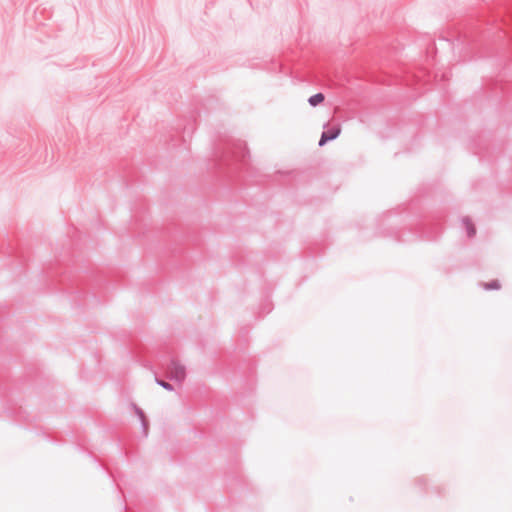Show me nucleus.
<instances>
[{
  "mask_svg": "<svg viewBox=\"0 0 512 512\" xmlns=\"http://www.w3.org/2000/svg\"><path fill=\"white\" fill-rule=\"evenodd\" d=\"M168 378L181 383L186 378V368L178 360L171 359L168 366Z\"/></svg>",
  "mask_w": 512,
  "mask_h": 512,
  "instance_id": "f257e3e1",
  "label": "nucleus"
},
{
  "mask_svg": "<svg viewBox=\"0 0 512 512\" xmlns=\"http://www.w3.org/2000/svg\"><path fill=\"white\" fill-rule=\"evenodd\" d=\"M231 157L237 161L244 162L246 157L249 155V151L244 142L238 141L231 147H228Z\"/></svg>",
  "mask_w": 512,
  "mask_h": 512,
  "instance_id": "f03ea898",
  "label": "nucleus"
},
{
  "mask_svg": "<svg viewBox=\"0 0 512 512\" xmlns=\"http://www.w3.org/2000/svg\"><path fill=\"white\" fill-rule=\"evenodd\" d=\"M341 133V126L336 124L322 132L318 145L324 146L327 142L335 140Z\"/></svg>",
  "mask_w": 512,
  "mask_h": 512,
  "instance_id": "7ed1b4c3",
  "label": "nucleus"
},
{
  "mask_svg": "<svg viewBox=\"0 0 512 512\" xmlns=\"http://www.w3.org/2000/svg\"><path fill=\"white\" fill-rule=\"evenodd\" d=\"M131 406L134 409L135 414L139 417L144 435L147 436L149 422L145 416L144 411L134 403H132Z\"/></svg>",
  "mask_w": 512,
  "mask_h": 512,
  "instance_id": "20e7f679",
  "label": "nucleus"
},
{
  "mask_svg": "<svg viewBox=\"0 0 512 512\" xmlns=\"http://www.w3.org/2000/svg\"><path fill=\"white\" fill-rule=\"evenodd\" d=\"M462 223L466 229V233H467V236L469 238H472L476 235V227L475 225L473 224L472 220L470 217L468 216H465L462 218Z\"/></svg>",
  "mask_w": 512,
  "mask_h": 512,
  "instance_id": "39448f33",
  "label": "nucleus"
},
{
  "mask_svg": "<svg viewBox=\"0 0 512 512\" xmlns=\"http://www.w3.org/2000/svg\"><path fill=\"white\" fill-rule=\"evenodd\" d=\"M325 100V96L323 93L319 92L309 97L308 103L312 107H316L319 104L323 103Z\"/></svg>",
  "mask_w": 512,
  "mask_h": 512,
  "instance_id": "423d86ee",
  "label": "nucleus"
},
{
  "mask_svg": "<svg viewBox=\"0 0 512 512\" xmlns=\"http://www.w3.org/2000/svg\"><path fill=\"white\" fill-rule=\"evenodd\" d=\"M155 382H156V384H158L159 386L163 387L167 391H173L174 390V387H173L172 384H170L169 382L164 381V380L158 378L157 376L155 377Z\"/></svg>",
  "mask_w": 512,
  "mask_h": 512,
  "instance_id": "0eeeda50",
  "label": "nucleus"
},
{
  "mask_svg": "<svg viewBox=\"0 0 512 512\" xmlns=\"http://www.w3.org/2000/svg\"><path fill=\"white\" fill-rule=\"evenodd\" d=\"M486 290H498L501 287V284L498 280H492L488 283L483 284Z\"/></svg>",
  "mask_w": 512,
  "mask_h": 512,
  "instance_id": "6e6552de",
  "label": "nucleus"
}]
</instances>
